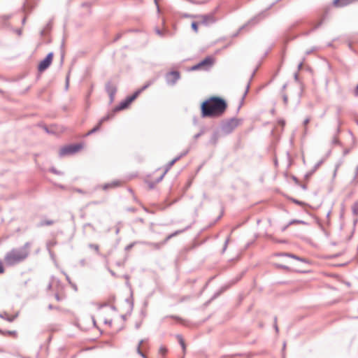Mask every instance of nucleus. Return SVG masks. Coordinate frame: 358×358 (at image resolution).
Wrapping results in <instances>:
<instances>
[{"mask_svg":"<svg viewBox=\"0 0 358 358\" xmlns=\"http://www.w3.org/2000/svg\"><path fill=\"white\" fill-rule=\"evenodd\" d=\"M15 33L18 35V36H21L22 35V31L21 29H15Z\"/></svg>","mask_w":358,"mask_h":358,"instance_id":"41","label":"nucleus"},{"mask_svg":"<svg viewBox=\"0 0 358 358\" xmlns=\"http://www.w3.org/2000/svg\"><path fill=\"white\" fill-rule=\"evenodd\" d=\"M31 243L26 242L20 248H13L7 252L4 256L3 260L8 266H13L24 262L29 257Z\"/></svg>","mask_w":358,"mask_h":358,"instance_id":"2","label":"nucleus"},{"mask_svg":"<svg viewBox=\"0 0 358 358\" xmlns=\"http://www.w3.org/2000/svg\"><path fill=\"white\" fill-rule=\"evenodd\" d=\"M282 99H283V102H284V103H285V105H287V102H288V97H287V96L285 94H284L282 95Z\"/></svg>","mask_w":358,"mask_h":358,"instance_id":"37","label":"nucleus"},{"mask_svg":"<svg viewBox=\"0 0 358 358\" xmlns=\"http://www.w3.org/2000/svg\"><path fill=\"white\" fill-rule=\"evenodd\" d=\"M249 89H250V83H248L247 84L246 89H245V92H244V94H243V97H242V100H243V101L244 100L245 97L246 96V95H247V94H248V91H249Z\"/></svg>","mask_w":358,"mask_h":358,"instance_id":"31","label":"nucleus"},{"mask_svg":"<svg viewBox=\"0 0 358 358\" xmlns=\"http://www.w3.org/2000/svg\"><path fill=\"white\" fill-rule=\"evenodd\" d=\"M338 166H339V165H338V164H337V165H336V169H335L334 173V176H336V172H337L338 169Z\"/></svg>","mask_w":358,"mask_h":358,"instance_id":"50","label":"nucleus"},{"mask_svg":"<svg viewBox=\"0 0 358 358\" xmlns=\"http://www.w3.org/2000/svg\"><path fill=\"white\" fill-rule=\"evenodd\" d=\"M51 171L53 172L55 174H59V172H58L55 169L52 168L51 169Z\"/></svg>","mask_w":358,"mask_h":358,"instance_id":"49","label":"nucleus"},{"mask_svg":"<svg viewBox=\"0 0 358 358\" xmlns=\"http://www.w3.org/2000/svg\"><path fill=\"white\" fill-rule=\"evenodd\" d=\"M89 248L94 250L96 252H99V247L98 245L91 243L89 245Z\"/></svg>","mask_w":358,"mask_h":358,"instance_id":"28","label":"nucleus"},{"mask_svg":"<svg viewBox=\"0 0 358 358\" xmlns=\"http://www.w3.org/2000/svg\"><path fill=\"white\" fill-rule=\"evenodd\" d=\"M110 118V115H106V116L103 117L99 120V122L98 124H99V126H101V124H102L104 122H106V121L108 120Z\"/></svg>","mask_w":358,"mask_h":358,"instance_id":"21","label":"nucleus"},{"mask_svg":"<svg viewBox=\"0 0 358 358\" xmlns=\"http://www.w3.org/2000/svg\"><path fill=\"white\" fill-rule=\"evenodd\" d=\"M16 316H8L5 318L8 322H13L15 319Z\"/></svg>","mask_w":358,"mask_h":358,"instance_id":"39","label":"nucleus"},{"mask_svg":"<svg viewBox=\"0 0 358 358\" xmlns=\"http://www.w3.org/2000/svg\"><path fill=\"white\" fill-rule=\"evenodd\" d=\"M106 91L109 96L110 102L112 103L114 101L115 95L117 92L116 85L112 83L111 82H108L106 84Z\"/></svg>","mask_w":358,"mask_h":358,"instance_id":"8","label":"nucleus"},{"mask_svg":"<svg viewBox=\"0 0 358 358\" xmlns=\"http://www.w3.org/2000/svg\"><path fill=\"white\" fill-rule=\"evenodd\" d=\"M180 73L177 71H173L166 75V83L169 85H174L180 79Z\"/></svg>","mask_w":358,"mask_h":358,"instance_id":"7","label":"nucleus"},{"mask_svg":"<svg viewBox=\"0 0 358 358\" xmlns=\"http://www.w3.org/2000/svg\"><path fill=\"white\" fill-rule=\"evenodd\" d=\"M238 124V121L236 118H231L223 121L221 124V130L224 134L231 133Z\"/></svg>","mask_w":358,"mask_h":358,"instance_id":"3","label":"nucleus"},{"mask_svg":"<svg viewBox=\"0 0 358 358\" xmlns=\"http://www.w3.org/2000/svg\"><path fill=\"white\" fill-rule=\"evenodd\" d=\"M146 245L151 247L153 249H155V250H159L162 246H164V245L162 244V242H159V243L148 242L146 243Z\"/></svg>","mask_w":358,"mask_h":358,"instance_id":"11","label":"nucleus"},{"mask_svg":"<svg viewBox=\"0 0 358 358\" xmlns=\"http://www.w3.org/2000/svg\"><path fill=\"white\" fill-rule=\"evenodd\" d=\"M189 149H187L185 151H184L183 152H182V153L180 154L181 157H182L185 156L186 155H187V153L189 152Z\"/></svg>","mask_w":358,"mask_h":358,"instance_id":"42","label":"nucleus"},{"mask_svg":"<svg viewBox=\"0 0 358 358\" xmlns=\"http://www.w3.org/2000/svg\"><path fill=\"white\" fill-rule=\"evenodd\" d=\"M310 121V117H306L303 120V124L305 127V129H304L305 132H307V124L309 123Z\"/></svg>","mask_w":358,"mask_h":358,"instance_id":"27","label":"nucleus"},{"mask_svg":"<svg viewBox=\"0 0 358 358\" xmlns=\"http://www.w3.org/2000/svg\"><path fill=\"white\" fill-rule=\"evenodd\" d=\"M124 100L129 105L134 101V98L129 96H127Z\"/></svg>","mask_w":358,"mask_h":358,"instance_id":"35","label":"nucleus"},{"mask_svg":"<svg viewBox=\"0 0 358 358\" xmlns=\"http://www.w3.org/2000/svg\"><path fill=\"white\" fill-rule=\"evenodd\" d=\"M189 228H190V226H187L185 229L177 230V231L170 234L169 235H168L166 236V238L164 241H162V244L164 245L171 238L185 232L186 230H187Z\"/></svg>","mask_w":358,"mask_h":358,"instance_id":"10","label":"nucleus"},{"mask_svg":"<svg viewBox=\"0 0 358 358\" xmlns=\"http://www.w3.org/2000/svg\"><path fill=\"white\" fill-rule=\"evenodd\" d=\"M55 308H57L56 307L53 306L52 304H50L48 306V309L49 310H52V309H55Z\"/></svg>","mask_w":358,"mask_h":358,"instance_id":"51","label":"nucleus"},{"mask_svg":"<svg viewBox=\"0 0 358 358\" xmlns=\"http://www.w3.org/2000/svg\"><path fill=\"white\" fill-rule=\"evenodd\" d=\"M71 285H72L73 288L75 290H77V287H76V285L75 284H72V283H71Z\"/></svg>","mask_w":358,"mask_h":358,"instance_id":"56","label":"nucleus"},{"mask_svg":"<svg viewBox=\"0 0 358 358\" xmlns=\"http://www.w3.org/2000/svg\"><path fill=\"white\" fill-rule=\"evenodd\" d=\"M55 297L56 300L58 301L61 300V298L58 294H55Z\"/></svg>","mask_w":358,"mask_h":358,"instance_id":"48","label":"nucleus"},{"mask_svg":"<svg viewBox=\"0 0 358 358\" xmlns=\"http://www.w3.org/2000/svg\"><path fill=\"white\" fill-rule=\"evenodd\" d=\"M195 18L199 20V23L204 26H209L214 24L217 20L215 17V13H210L206 15H196Z\"/></svg>","mask_w":358,"mask_h":358,"instance_id":"4","label":"nucleus"},{"mask_svg":"<svg viewBox=\"0 0 358 358\" xmlns=\"http://www.w3.org/2000/svg\"><path fill=\"white\" fill-rule=\"evenodd\" d=\"M257 22L256 21V18H254L252 19L251 21L248 22V23L247 24H245L243 26H242L240 29H239V31H241L242 29H245V27H247L248 24H255Z\"/></svg>","mask_w":358,"mask_h":358,"instance_id":"29","label":"nucleus"},{"mask_svg":"<svg viewBox=\"0 0 358 358\" xmlns=\"http://www.w3.org/2000/svg\"><path fill=\"white\" fill-rule=\"evenodd\" d=\"M229 242V237H228L224 242V247L222 249V252H224L225 250H227Z\"/></svg>","mask_w":358,"mask_h":358,"instance_id":"33","label":"nucleus"},{"mask_svg":"<svg viewBox=\"0 0 358 358\" xmlns=\"http://www.w3.org/2000/svg\"><path fill=\"white\" fill-rule=\"evenodd\" d=\"M129 106V104L126 102L125 100L122 101L116 108H115V111H119L123 110Z\"/></svg>","mask_w":358,"mask_h":358,"instance_id":"13","label":"nucleus"},{"mask_svg":"<svg viewBox=\"0 0 358 358\" xmlns=\"http://www.w3.org/2000/svg\"><path fill=\"white\" fill-rule=\"evenodd\" d=\"M354 94L355 96H358V85L356 86L354 90Z\"/></svg>","mask_w":358,"mask_h":358,"instance_id":"44","label":"nucleus"},{"mask_svg":"<svg viewBox=\"0 0 358 358\" xmlns=\"http://www.w3.org/2000/svg\"><path fill=\"white\" fill-rule=\"evenodd\" d=\"M166 173L164 172V173L160 177H159V178L157 180V182H160L163 179V178Z\"/></svg>","mask_w":358,"mask_h":358,"instance_id":"47","label":"nucleus"},{"mask_svg":"<svg viewBox=\"0 0 358 358\" xmlns=\"http://www.w3.org/2000/svg\"><path fill=\"white\" fill-rule=\"evenodd\" d=\"M106 323L108 324L110 326L112 324V321L111 320L109 322L106 321Z\"/></svg>","mask_w":358,"mask_h":358,"instance_id":"61","label":"nucleus"},{"mask_svg":"<svg viewBox=\"0 0 358 358\" xmlns=\"http://www.w3.org/2000/svg\"><path fill=\"white\" fill-rule=\"evenodd\" d=\"M119 184V182H113L112 183H108V184H106L105 186H104V189H107L108 187H115V186H117Z\"/></svg>","mask_w":358,"mask_h":358,"instance_id":"26","label":"nucleus"},{"mask_svg":"<svg viewBox=\"0 0 358 358\" xmlns=\"http://www.w3.org/2000/svg\"><path fill=\"white\" fill-rule=\"evenodd\" d=\"M0 334L2 335H16V331H7L6 332H3L0 329Z\"/></svg>","mask_w":358,"mask_h":358,"instance_id":"23","label":"nucleus"},{"mask_svg":"<svg viewBox=\"0 0 358 358\" xmlns=\"http://www.w3.org/2000/svg\"><path fill=\"white\" fill-rule=\"evenodd\" d=\"M294 78H295V80H297V79H298V74H297V73H295V75H294Z\"/></svg>","mask_w":358,"mask_h":358,"instance_id":"64","label":"nucleus"},{"mask_svg":"<svg viewBox=\"0 0 358 358\" xmlns=\"http://www.w3.org/2000/svg\"><path fill=\"white\" fill-rule=\"evenodd\" d=\"M213 59L211 57H208L205 58L203 60H202L201 62H200L199 64L192 66V70H198V69H200L203 67H210L213 64Z\"/></svg>","mask_w":358,"mask_h":358,"instance_id":"9","label":"nucleus"},{"mask_svg":"<svg viewBox=\"0 0 358 358\" xmlns=\"http://www.w3.org/2000/svg\"><path fill=\"white\" fill-rule=\"evenodd\" d=\"M303 224V225H307L308 223L303 220H291L289 223H288V225H292V224Z\"/></svg>","mask_w":358,"mask_h":358,"instance_id":"16","label":"nucleus"},{"mask_svg":"<svg viewBox=\"0 0 358 358\" xmlns=\"http://www.w3.org/2000/svg\"><path fill=\"white\" fill-rule=\"evenodd\" d=\"M191 27L194 31L195 33L198 32V23L196 22H192Z\"/></svg>","mask_w":358,"mask_h":358,"instance_id":"24","label":"nucleus"},{"mask_svg":"<svg viewBox=\"0 0 358 358\" xmlns=\"http://www.w3.org/2000/svg\"><path fill=\"white\" fill-rule=\"evenodd\" d=\"M52 57H53V53L52 52L48 53L47 55V56L45 57V58L39 63L38 66V71L43 72L45 70H46L51 64L52 61Z\"/></svg>","mask_w":358,"mask_h":358,"instance_id":"6","label":"nucleus"},{"mask_svg":"<svg viewBox=\"0 0 358 358\" xmlns=\"http://www.w3.org/2000/svg\"><path fill=\"white\" fill-rule=\"evenodd\" d=\"M101 128V126H99V124H97L96 127H94L92 129L90 130L87 133V136H90L96 131H98Z\"/></svg>","mask_w":358,"mask_h":358,"instance_id":"19","label":"nucleus"},{"mask_svg":"<svg viewBox=\"0 0 358 358\" xmlns=\"http://www.w3.org/2000/svg\"><path fill=\"white\" fill-rule=\"evenodd\" d=\"M66 280L69 281L70 284H71V282L70 281V278L68 275H66Z\"/></svg>","mask_w":358,"mask_h":358,"instance_id":"62","label":"nucleus"},{"mask_svg":"<svg viewBox=\"0 0 358 358\" xmlns=\"http://www.w3.org/2000/svg\"><path fill=\"white\" fill-rule=\"evenodd\" d=\"M5 272V268L3 264V262L0 259V274H2Z\"/></svg>","mask_w":358,"mask_h":358,"instance_id":"34","label":"nucleus"},{"mask_svg":"<svg viewBox=\"0 0 358 358\" xmlns=\"http://www.w3.org/2000/svg\"><path fill=\"white\" fill-rule=\"evenodd\" d=\"M182 157L180 156V155H179L178 156H177L176 158H174L173 159V161L176 163V162H178L179 159H180Z\"/></svg>","mask_w":358,"mask_h":358,"instance_id":"46","label":"nucleus"},{"mask_svg":"<svg viewBox=\"0 0 358 358\" xmlns=\"http://www.w3.org/2000/svg\"><path fill=\"white\" fill-rule=\"evenodd\" d=\"M282 255L289 257H291L292 259L299 260V261L302 262H305V259L303 258L298 257V256H296L295 255H293V254H291V253H284Z\"/></svg>","mask_w":358,"mask_h":358,"instance_id":"14","label":"nucleus"},{"mask_svg":"<svg viewBox=\"0 0 358 358\" xmlns=\"http://www.w3.org/2000/svg\"><path fill=\"white\" fill-rule=\"evenodd\" d=\"M121 37V34H118L117 37L115 38V41L118 40Z\"/></svg>","mask_w":358,"mask_h":358,"instance_id":"58","label":"nucleus"},{"mask_svg":"<svg viewBox=\"0 0 358 358\" xmlns=\"http://www.w3.org/2000/svg\"><path fill=\"white\" fill-rule=\"evenodd\" d=\"M177 337L178 338V341H179L183 351H185V341H184L182 337L180 335H178Z\"/></svg>","mask_w":358,"mask_h":358,"instance_id":"20","label":"nucleus"},{"mask_svg":"<svg viewBox=\"0 0 358 358\" xmlns=\"http://www.w3.org/2000/svg\"><path fill=\"white\" fill-rule=\"evenodd\" d=\"M194 16H195V15H189V14H185V15H184V17H194V18H195V17H194Z\"/></svg>","mask_w":358,"mask_h":358,"instance_id":"53","label":"nucleus"},{"mask_svg":"<svg viewBox=\"0 0 358 358\" xmlns=\"http://www.w3.org/2000/svg\"><path fill=\"white\" fill-rule=\"evenodd\" d=\"M227 108V103L224 99L213 96L201 103V116L203 117H220L224 113Z\"/></svg>","mask_w":358,"mask_h":358,"instance_id":"1","label":"nucleus"},{"mask_svg":"<svg viewBox=\"0 0 358 358\" xmlns=\"http://www.w3.org/2000/svg\"><path fill=\"white\" fill-rule=\"evenodd\" d=\"M353 212L355 214H357L358 213V203H355L353 206Z\"/></svg>","mask_w":358,"mask_h":358,"instance_id":"36","label":"nucleus"},{"mask_svg":"<svg viewBox=\"0 0 358 358\" xmlns=\"http://www.w3.org/2000/svg\"><path fill=\"white\" fill-rule=\"evenodd\" d=\"M203 134V130H201L199 133H198V134H195V135H194V138L195 140H196V139H197V138H199V137H200Z\"/></svg>","mask_w":358,"mask_h":358,"instance_id":"38","label":"nucleus"},{"mask_svg":"<svg viewBox=\"0 0 358 358\" xmlns=\"http://www.w3.org/2000/svg\"><path fill=\"white\" fill-rule=\"evenodd\" d=\"M218 134L217 132H215L213 136H211V138L210 140V143L211 144L215 145L218 141Z\"/></svg>","mask_w":358,"mask_h":358,"instance_id":"17","label":"nucleus"},{"mask_svg":"<svg viewBox=\"0 0 358 358\" xmlns=\"http://www.w3.org/2000/svg\"><path fill=\"white\" fill-rule=\"evenodd\" d=\"M304 59L298 64V70L300 71L302 69Z\"/></svg>","mask_w":358,"mask_h":358,"instance_id":"40","label":"nucleus"},{"mask_svg":"<svg viewBox=\"0 0 358 358\" xmlns=\"http://www.w3.org/2000/svg\"><path fill=\"white\" fill-rule=\"evenodd\" d=\"M85 261L84 259L81 260L80 261V264L84 266L85 265Z\"/></svg>","mask_w":358,"mask_h":358,"instance_id":"59","label":"nucleus"},{"mask_svg":"<svg viewBox=\"0 0 358 358\" xmlns=\"http://www.w3.org/2000/svg\"><path fill=\"white\" fill-rule=\"evenodd\" d=\"M10 17H11V15H3V16L2 17V18H3L4 20H9Z\"/></svg>","mask_w":358,"mask_h":358,"instance_id":"45","label":"nucleus"},{"mask_svg":"<svg viewBox=\"0 0 358 358\" xmlns=\"http://www.w3.org/2000/svg\"><path fill=\"white\" fill-rule=\"evenodd\" d=\"M25 22H26V17H24L22 19V24H25Z\"/></svg>","mask_w":358,"mask_h":358,"instance_id":"55","label":"nucleus"},{"mask_svg":"<svg viewBox=\"0 0 358 358\" xmlns=\"http://www.w3.org/2000/svg\"><path fill=\"white\" fill-rule=\"evenodd\" d=\"M175 164V162L171 160V162H169L166 166V169L164 171L165 173H167V171L171 168V166Z\"/></svg>","mask_w":358,"mask_h":358,"instance_id":"25","label":"nucleus"},{"mask_svg":"<svg viewBox=\"0 0 358 358\" xmlns=\"http://www.w3.org/2000/svg\"><path fill=\"white\" fill-rule=\"evenodd\" d=\"M53 223H54V222L52 220H45V221H42L41 222L40 225L41 226H45V225L49 226V225H52Z\"/></svg>","mask_w":358,"mask_h":358,"instance_id":"22","label":"nucleus"},{"mask_svg":"<svg viewBox=\"0 0 358 358\" xmlns=\"http://www.w3.org/2000/svg\"><path fill=\"white\" fill-rule=\"evenodd\" d=\"M322 24V21L319 22L310 31L307 32L306 34L308 35L310 32L315 30L318 27H320Z\"/></svg>","mask_w":358,"mask_h":358,"instance_id":"30","label":"nucleus"},{"mask_svg":"<svg viewBox=\"0 0 358 358\" xmlns=\"http://www.w3.org/2000/svg\"><path fill=\"white\" fill-rule=\"evenodd\" d=\"M143 342H144V340H141L139 341L138 345L137 348H136V352L143 358H146L145 354L141 350V345L143 344Z\"/></svg>","mask_w":358,"mask_h":358,"instance_id":"15","label":"nucleus"},{"mask_svg":"<svg viewBox=\"0 0 358 358\" xmlns=\"http://www.w3.org/2000/svg\"><path fill=\"white\" fill-rule=\"evenodd\" d=\"M90 6V3H83V6Z\"/></svg>","mask_w":358,"mask_h":358,"instance_id":"63","label":"nucleus"},{"mask_svg":"<svg viewBox=\"0 0 358 358\" xmlns=\"http://www.w3.org/2000/svg\"><path fill=\"white\" fill-rule=\"evenodd\" d=\"M82 148L80 144H72L62 148L59 150V156L63 157L68 155H72L78 152Z\"/></svg>","mask_w":358,"mask_h":358,"instance_id":"5","label":"nucleus"},{"mask_svg":"<svg viewBox=\"0 0 358 358\" xmlns=\"http://www.w3.org/2000/svg\"><path fill=\"white\" fill-rule=\"evenodd\" d=\"M289 225H288V224H287L286 226H285V227L282 228V231H285V230L288 228V227H289Z\"/></svg>","mask_w":358,"mask_h":358,"instance_id":"54","label":"nucleus"},{"mask_svg":"<svg viewBox=\"0 0 358 358\" xmlns=\"http://www.w3.org/2000/svg\"><path fill=\"white\" fill-rule=\"evenodd\" d=\"M322 162L321 161V162H319L317 164H315L313 171H315L322 164Z\"/></svg>","mask_w":358,"mask_h":358,"instance_id":"43","label":"nucleus"},{"mask_svg":"<svg viewBox=\"0 0 358 358\" xmlns=\"http://www.w3.org/2000/svg\"><path fill=\"white\" fill-rule=\"evenodd\" d=\"M155 4L157 5V11H158V12H159L160 9H159V5H158L157 0H155Z\"/></svg>","mask_w":358,"mask_h":358,"instance_id":"52","label":"nucleus"},{"mask_svg":"<svg viewBox=\"0 0 358 358\" xmlns=\"http://www.w3.org/2000/svg\"><path fill=\"white\" fill-rule=\"evenodd\" d=\"M357 176H358V165L357 166V167L355 169V176H354V178H353V179H352V180L351 182L352 184H354V185L358 184Z\"/></svg>","mask_w":358,"mask_h":358,"instance_id":"18","label":"nucleus"},{"mask_svg":"<svg viewBox=\"0 0 358 358\" xmlns=\"http://www.w3.org/2000/svg\"><path fill=\"white\" fill-rule=\"evenodd\" d=\"M157 33L160 35V36H162V32L160 31V30H157Z\"/></svg>","mask_w":358,"mask_h":358,"instance_id":"57","label":"nucleus"},{"mask_svg":"<svg viewBox=\"0 0 358 358\" xmlns=\"http://www.w3.org/2000/svg\"><path fill=\"white\" fill-rule=\"evenodd\" d=\"M150 85V83L147 84V85H145L144 86H143L140 90H137L136 92H135L134 93V94H132L131 96H130L131 97H133L134 98V100H135L138 96L143 91L145 90L147 87H148V86Z\"/></svg>","mask_w":358,"mask_h":358,"instance_id":"12","label":"nucleus"},{"mask_svg":"<svg viewBox=\"0 0 358 358\" xmlns=\"http://www.w3.org/2000/svg\"><path fill=\"white\" fill-rule=\"evenodd\" d=\"M132 246H133L132 245H129L127 246L126 250H129V249L131 248Z\"/></svg>","mask_w":358,"mask_h":358,"instance_id":"60","label":"nucleus"},{"mask_svg":"<svg viewBox=\"0 0 358 358\" xmlns=\"http://www.w3.org/2000/svg\"><path fill=\"white\" fill-rule=\"evenodd\" d=\"M159 351L160 354H162V355H164L166 353L167 350H166V348L165 347L162 346V347H160Z\"/></svg>","mask_w":358,"mask_h":358,"instance_id":"32","label":"nucleus"}]
</instances>
